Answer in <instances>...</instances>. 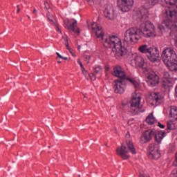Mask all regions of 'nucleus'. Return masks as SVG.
I'll return each mask as SVG.
<instances>
[{
    "label": "nucleus",
    "mask_w": 177,
    "mask_h": 177,
    "mask_svg": "<svg viewBox=\"0 0 177 177\" xmlns=\"http://www.w3.org/2000/svg\"><path fill=\"white\" fill-rule=\"evenodd\" d=\"M158 28L160 31L159 34L156 32V26L152 23H142L140 24V31L145 38H156V37H162V32H165L167 30L176 32L177 23H161L158 24Z\"/></svg>",
    "instance_id": "nucleus-1"
},
{
    "label": "nucleus",
    "mask_w": 177,
    "mask_h": 177,
    "mask_svg": "<svg viewBox=\"0 0 177 177\" xmlns=\"http://www.w3.org/2000/svg\"><path fill=\"white\" fill-rule=\"evenodd\" d=\"M104 46L105 48H113L112 51L115 57L121 59L128 53V50L125 47H122L121 39L116 36L109 37L104 41Z\"/></svg>",
    "instance_id": "nucleus-2"
},
{
    "label": "nucleus",
    "mask_w": 177,
    "mask_h": 177,
    "mask_svg": "<svg viewBox=\"0 0 177 177\" xmlns=\"http://www.w3.org/2000/svg\"><path fill=\"white\" fill-rule=\"evenodd\" d=\"M142 38V30L138 28H131L124 32V44L126 45L135 44V40Z\"/></svg>",
    "instance_id": "nucleus-3"
},
{
    "label": "nucleus",
    "mask_w": 177,
    "mask_h": 177,
    "mask_svg": "<svg viewBox=\"0 0 177 177\" xmlns=\"http://www.w3.org/2000/svg\"><path fill=\"white\" fill-rule=\"evenodd\" d=\"M129 153L136 154V149L133 146L132 141L127 142V147L122 144L121 147H118L116 149V154L121 157L122 160H128L131 157Z\"/></svg>",
    "instance_id": "nucleus-4"
},
{
    "label": "nucleus",
    "mask_w": 177,
    "mask_h": 177,
    "mask_svg": "<svg viewBox=\"0 0 177 177\" xmlns=\"http://www.w3.org/2000/svg\"><path fill=\"white\" fill-rule=\"evenodd\" d=\"M141 100L140 94L135 93L133 95L130 108V112L133 115H136V114L143 112V111H140V109H142V106H140Z\"/></svg>",
    "instance_id": "nucleus-5"
},
{
    "label": "nucleus",
    "mask_w": 177,
    "mask_h": 177,
    "mask_svg": "<svg viewBox=\"0 0 177 177\" xmlns=\"http://www.w3.org/2000/svg\"><path fill=\"white\" fill-rule=\"evenodd\" d=\"M162 59L164 63L174 62L177 59L176 53L171 47H165L162 53Z\"/></svg>",
    "instance_id": "nucleus-6"
},
{
    "label": "nucleus",
    "mask_w": 177,
    "mask_h": 177,
    "mask_svg": "<svg viewBox=\"0 0 177 177\" xmlns=\"http://www.w3.org/2000/svg\"><path fill=\"white\" fill-rule=\"evenodd\" d=\"M132 64H135L136 67L142 68L144 73L146 71H150V68H147V64L145 62L143 57L138 55V54L133 55V59L131 60Z\"/></svg>",
    "instance_id": "nucleus-7"
},
{
    "label": "nucleus",
    "mask_w": 177,
    "mask_h": 177,
    "mask_svg": "<svg viewBox=\"0 0 177 177\" xmlns=\"http://www.w3.org/2000/svg\"><path fill=\"white\" fill-rule=\"evenodd\" d=\"M147 74V83L149 86H157L160 84V77L149 68V71L144 72Z\"/></svg>",
    "instance_id": "nucleus-8"
},
{
    "label": "nucleus",
    "mask_w": 177,
    "mask_h": 177,
    "mask_svg": "<svg viewBox=\"0 0 177 177\" xmlns=\"http://www.w3.org/2000/svg\"><path fill=\"white\" fill-rule=\"evenodd\" d=\"M133 0H118V6L122 12H129L133 6Z\"/></svg>",
    "instance_id": "nucleus-9"
},
{
    "label": "nucleus",
    "mask_w": 177,
    "mask_h": 177,
    "mask_svg": "<svg viewBox=\"0 0 177 177\" xmlns=\"http://www.w3.org/2000/svg\"><path fill=\"white\" fill-rule=\"evenodd\" d=\"M113 89L115 93L122 95L125 92V86L127 82L124 80H116L114 81Z\"/></svg>",
    "instance_id": "nucleus-10"
},
{
    "label": "nucleus",
    "mask_w": 177,
    "mask_h": 177,
    "mask_svg": "<svg viewBox=\"0 0 177 177\" xmlns=\"http://www.w3.org/2000/svg\"><path fill=\"white\" fill-rule=\"evenodd\" d=\"M165 15L169 23H172V20H176V23H177V6H174L166 10Z\"/></svg>",
    "instance_id": "nucleus-11"
},
{
    "label": "nucleus",
    "mask_w": 177,
    "mask_h": 177,
    "mask_svg": "<svg viewBox=\"0 0 177 177\" xmlns=\"http://www.w3.org/2000/svg\"><path fill=\"white\" fill-rule=\"evenodd\" d=\"M112 75H114V77L120 78L119 80H125L127 78V73L121 66H115L112 71Z\"/></svg>",
    "instance_id": "nucleus-12"
},
{
    "label": "nucleus",
    "mask_w": 177,
    "mask_h": 177,
    "mask_svg": "<svg viewBox=\"0 0 177 177\" xmlns=\"http://www.w3.org/2000/svg\"><path fill=\"white\" fill-rule=\"evenodd\" d=\"M155 132L153 130H147L144 133H142L140 142V143L145 144L150 142L151 139L153 138V136H154Z\"/></svg>",
    "instance_id": "nucleus-13"
},
{
    "label": "nucleus",
    "mask_w": 177,
    "mask_h": 177,
    "mask_svg": "<svg viewBox=\"0 0 177 177\" xmlns=\"http://www.w3.org/2000/svg\"><path fill=\"white\" fill-rule=\"evenodd\" d=\"M147 56L151 62H157V60H158V57H160V53L158 51V48L150 47L149 51Z\"/></svg>",
    "instance_id": "nucleus-14"
},
{
    "label": "nucleus",
    "mask_w": 177,
    "mask_h": 177,
    "mask_svg": "<svg viewBox=\"0 0 177 177\" xmlns=\"http://www.w3.org/2000/svg\"><path fill=\"white\" fill-rule=\"evenodd\" d=\"M149 153L148 154V157L150 160H158V158L161 157V153L158 149H154V145H149Z\"/></svg>",
    "instance_id": "nucleus-15"
},
{
    "label": "nucleus",
    "mask_w": 177,
    "mask_h": 177,
    "mask_svg": "<svg viewBox=\"0 0 177 177\" xmlns=\"http://www.w3.org/2000/svg\"><path fill=\"white\" fill-rule=\"evenodd\" d=\"M91 28L93 31L95 32V35L97 38H101V39L103 41L104 33L103 32V28H102L100 24L93 23L91 24Z\"/></svg>",
    "instance_id": "nucleus-16"
},
{
    "label": "nucleus",
    "mask_w": 177,
    "mask_h": 177,
    "mask_svg": "<svg viewBox=\"0 0 177 177\" xmlns=\"http://www.w3.org/2000/svg\"><path fill=\"white\" fill-rule=\"evenodd\" d=\"M138 21L141 23H149V10L147 9L141 10L137 15Z\"/></svg>",
    "instance_id": "nucleus-17"
},
{
    "label": "nucleus",
    "mask_w": 177,
    "mask_h": 177,
    "mask_svg": "<svg viewBox=\"0 0 177 177\" xmlns=\"http://www.w3.org/2000/svg\"><path fill=\"white\" fill-rule=\"evenodd\" d=\"M104 16L109 20H114L117 18V14L114 11V8L111 6H108L104 10Z\"/></svg>",
    "instance_id": "nucleus-18"
},
{
    "label": "nucleus",
    "mask_w": 177,
    "mask_h": 177,
    "mask_svg": "<svg viewBox=\"0 0 177 177\" xmlns=\"http://www.w3.org/2000/svg\"><path fill=\"white\" fill-rule=\"evenodd\" d=\"M149 99L151 102V104L154 106L155 104L156 106H158L160 104V101L161 100V98L158 97V93H152L149 95Z\"/></svg>",
    "instance_id": "nucleus-19"
},
{
    "label": "nucleus",
    "mask_w": 177,
    "mask_h": 177,
    "mask_svg": "<svg viewBox=\"0 0 177 177\" xmlns=\"http://www.w3.org/2000/svg\"><path fill=\"white\" fill-rule=\"evenodd\" d=\"M65 27L67 28V30H68V31H72L73 32H75V34H80V28H78L74 23H66L65 24Z\"/></svg>",
    "instance_id": "nucleus-20"
},
{
    "label": "nucleus",
    "mask_w": 177,
    "mask_h": 177,
    "mask_svg": "<svg viewBox=\"0 0 177 177\" xmlns=\"http://www.w3.org/2000/svg\"><path fill=\"white\" fill-rule=\"evenodd\" d=\"M155 140L157 143H161V140L165 138L167 132L159 131L156 133H155Z\"/></svg>",
    "instance_id": "nucleus-21"
},
{
    "label": "nucleus",
    "mask_w": 177,
    "mask_h": 177,
    "mask_svg": "<svg viewBox=\"0 0 177 177\" xmlns=\"http://www.w3.org/2000/svg\"><path fill=\"white\" fill-rule=\"evenodd\" d=\"M138 50L139 52H140V53H145L147 55L148 53L150 51V47H149V46H147V44H144L138 48Z\"/></svg>",
    "instance_id": "nucleus-22"
},
{
    "label": "nucleus",
    "mask_w": 177,
    "mask_h": 177,
    "mask_svg": "<svg viewBox=\"0 0 177 177\" xmlns=\"http://www.w3.org/2000/svg\"><path fill=\"white\" fill-rule=\"evenodd\" d=\"M170 117L173 118L174 120H177V107L171 106L170 110Z\"/></svg>",
    "instance_id": "nucleus-23"
},
{
    "label": "nucleus",
    "mask_w": 177,
    "mask_h": 177,
    "mask_svg": "<svg viewBox=\"0 0 177 177\" xmlns=\"http://www.w3.org/2000/svg\"><path fill=\"white\" fill-rule=\"evenodd\" d=\"M146 121L149 125H153L156 122V118L151 113L147 118Z\"/></svg>",
    "instance_id": "nucleus-24"
},
{
    "label": "nucleus",
    "mask_w": 177,
    "mask_h": 177,
    "mask_svg": "<svg viewBox=\"0 0 177 177\" xmlns=\"http://www.w3.org/2000/svg\"><path fill=\"white\" fill-rule=\"evenodd\" d=\"M126 80H127V81H129V82H131V84H132V85L134 86V88L139 87V83L136 80H135V79L131 78V77H127Z\"/></svg>",
    "instance_id": "nucleus-25"
},
{
    "label": "nucleus",
    "mask_w": 177,
    "mask_h": 177,
    "mask_svg": "<svg viewBox=\"0 0 177 177\" xmlns=\"http://www.w3.org/2000/svg\"><path fill=\"white\" fill-rule=\"evenodd\" d=\"M103 71V68L101 66H98L94 68V73L95 75H101Z\"/></svg>",
    "instance_id": "nucleus-26"
},
{
    "label": "nucleus",
    "mask_w": 177,
    "mask_h": 177,
    "mask_svg": "<svg viewBox=\"0 0 177 177\" xmlns=\"http://www.w3.org/2000/svg\"><path fill=\"white\" fill-rule=\"evenodd\" d=\"M47 18L48 21H50L51 23H55V17L50 14V12L47 13Z\"/></svg>",
    "instance_id": "nucleus-27"
},
{
    "label": "nucleus",
    "mask_w": 177,
    "mask_h": 177,
    "mask_svg": "<svg viewBox=\"0 0 177 177\" xmlns=\"http://www.w3.org/2000/svg\"><path fill=\"white\" fill-rule=\"evenodd\" d=\"M167 5L174 6L177 3V0H165Z\"/></svg>",
    "instance_id": "nucleus-28"
},
{
    "label": "nucleus",
    "mask_w": 177,
    "mask_h": 177,
    "mask_svg": "<svg viewBox=\"0 0 177 177\" xmlns=\"http://www.w3.org/2000/svg\"><path fill=\"white\" fill-rule=\"evenodd\" d=\"M163 78L165 80H167V81H169V80L171 79V75L168 72H165L163 73Z\"/></svg>",
    "instance_id": "nucleus-29"
},
{
    "label": "nucleus",
    "mask_w": 177,
    "mask_h": 177,
    "mask_svg": "<svg viewBox=\"0 0 177 177\" xmlns=\"http://www.w3.org/2000/svg\"><path fill=\"white\" fill-rule=\"evenodd\" d=\"M167 129L172 130L175 129V124L172 123V122H169L167 123Z\"/></svg>",
    "instance_id": "nucleus-30"
},
{
    "label": "nucleus",
    "mask_w": 177,
    "mask_h": 177,
    "mask_svg": "<svg viewBox=\"0 0 177 177\" xmlns=\"http://www.w3.org/2000/svg\"><path fill=\"white\" fill-rule=\"evenodd\" d=\"M89 78L91 80V81H95L96 80V75L93 73L88 74Z\"/></svg>",
    "instance_id": "nucleus-31"
},
{
    "label": "nucleus",
    "mask_w": 177,
    "mask_h": 177,
    "mask_svg": "<svg viewBox=\"0 0 177 177\" xmlns=\"http://www.w3.org/2000/svg\"><path fill=\"white\" fill-rule=\"evenodd\" d=\"M171 177H177V170H174L170 174Z\"/></svg>",
    "instance_id": "nucleus-32"
},
{
    "label": "nucleus",
    "mask_w": 177,
    "mask_h": 177,
    "mask_svg": "<svg viewBox=\"0 0 177 177\" xmlns=\"http://www.w3.org/2000/svg\"><path fill=\"white\" fill-rule=\"evenodd\" d=\"M84 59L86 63H89V59H91L90 55H84Z\"/></svg>",
    "instance_id": "nucleus-33"
},
{
    "label": "nucleus",
    "mask_w": 177,
    "mask_h": 177,
    "mask_svg": "<svg viewBox=\"0 0 177 177\" xmlns=\"http://www.w3.org/2000/svg\"><path fill=\"white\" fill-rule=\"evenodd\" d=\"M173 165H174V167H177V152L176 153V159L173 162Z\"/></svg>",
    "instance_id": "nucleus-34"
},
{
    "label": "nucleus",
    "mask_w": 177,
    "mask_h": 177,
    "mask_svg": "<svg viewBox=\"0 0 177 177\" xmlns=\"http://www.w3.org/2000/svg\"><path fill=\"white\" fill-rule=\"evenodd\" d=\"M55 27H56L57 31L58 32H60V34H62V30H60V28H59V24H56Z\"/></svg>",
    "instance_id": "nucleus-35"
},
{
    "label": "nucleus",
    "mask_w": 177,
    "mask_h": 177,
    "mask_svg": "<svg viewBox=\"0 0 177 177\" xmlns=\"http://www.w3.org/2000/svg\"><path fill=\"white\" fill-rule=\"evenodd\" d=\"M82 71L84 75H86V71L85 70V68L84 67V66H82Z\"/></svg>",
    "instance_id": "nucleus-36"
},
{
    "label": "nucleus",
    "mask_w": 177,
    "mask_h": 177,
    "mask_svg": "<svg viewBox=\"0 0 177 177\" xmlns=\"http://www.w3.org/2000/svg\"><path fill=\"white\" fill-rule=\"evenodd\" d=\"M158 126L160 127L161 128V129H164V128H165V125L161 124V122H158Z\"/></svg>",
    "instance_id": "nucleus-37"
},
{
    "label": "nucleus",
    "mask_w": 177,
    "mask_h": 177,
    "mask_svg": "<svg viewBox=\"0 0 177 177\" xmlns=\"http://www.w3.org/2000/svg\"><path fill=\"white\" fill-rule=\"evenodd\" d=\"M68 50H69L70 53H71L72 56H75L73 53V49L71 47H68Z\"/></svg>",
    "instance_id": "nucleus-38"
},
{
    "label": "nucleus",
    "mask_w": 177,
    "mask_h": 177,
    "mask_svg": "<svg viewBox=\"0 0 177 177\" xmlns=\"http://www.w3.org/2000/svg\"><path fill=\"white\" fill-rule=\"evenodd\" d=\"M56 55H57V57H56L57 60V59H59H59H62L63 58V56H62L60 55V53H56Z\"/></svg>",
    "instance_id": "nucleus-39"
},
{
    "label": "nucleus",
    "mask_w": 177,
    "mask_h": 177,
    "mask_svg": "<svg viewBox=\"0 0 177 177\" xmlns=\"http://www.w3.org/2000/svg\"><path fill=\"white\" fill-rule=\"evenodd\" d=\"M77 63H79V64L80 65V67L82 68V66H84V65H82V62H81V60L80 59H77Z\"/></svg>",
    "instance_id": "nucleus-40"
},
{
    "label": "nucleus",
    "mask_w": 177,
    "mask_h": 177,
    "mask_svg": "<svg viewBox=\"0 0 177 177\" xmlns=\"http://www.w3.org/2000/svg\"><path fill=\"white\" fill-rule=\"evenodd\" d=\"M140 177H150V176H149V175H147V174H140Z\"/></svg>",
    "instance_id": "nucleus-41"
},
{
    "label": "nucleus",
    "mask_w": 177,
    "mask_h": 177,
    "mask_svg": "<svg viewBox=\"0 0 177 177\" xmlns=\"http://www.w3.org/2000/svg\"><path fill=\"white\" fill-rule=\"evenodd\" d=\"M62 38H64L65 43L68 42V39L67 37H62Z\"/></svg>",
    "instance_id": "nucleus-42"
},
{
    "label": "nucleus",
    "mask_w": 177,
    "mask_h": 177,
    "mask_svg": "<svg viewBox=\"0 0 177 177\" xmlns=\"http://www.w3.org/2000/svg\"><path fill=\"white\" fill-rule=\"evenodd\" d=\"M65 46L67 47V49H68V48H70V46L68 45V41H66V42L65 43Z\"/></svg>",
    "instance_id": "nucleus-43"
},
{
    "label": "nucleus",
    "mask_w": 177,
    "mask_h": 177,
    "mask_svg": "<svg viewBox=\"0 0 177 177\" xmlns=\"http://www.w3.org/2000/svg\"><path fill=\"white\" fill-rule=\"evenodd\" d=\"M46 9H49V6H48V3H44Z\"/></svg>",
    "instance_id": "nucleus-44"
},
{
    "label": "nucleus",
    "mask_w": 177,
    "mask_h": 177,
    "mask_svg": "<svg viewBox=\"0 0 177 177\" xmlns=\"http://www.w3.org/2000/svg\"><path fill=\"white\" fill-rule=\"evenodd\" d=\"M17 13H19L20 12V8H19V6H17Z\"/></svg>",
    "instance_id": "nucleus-45"
},
{
    "label": "nucleus",
    "mask_w": 177,
    "mask_h": 177,
    "mask_svg": "<svg viewBox=\"0 0 177 177\" xmlns=\"http://www.w3.org/2000/svg\"><path fill=\"white\" fill-rule=\"evenodd\" d=\"M63 60H68V58L67 57H62Z\"/></svg>",
    "instance_id": "nucleus-46"
},
{
    "label": "nucleus",
    "mask_w": 177,
    "mask_h": 177,
    "mask_svg": "<svg viewBox=\"0 0 177 177\" xmlns=\"http://www.w3.org/2000/svg\"><path fill=\"white\" fill-rule=\"evenodd\" d=\"M37 12H38V11L36 9H34L33 13H37Z\"/></svg>",
    "instance_id": "nucleus-47"
},
{
    "label": "nucleus",
    "mask_w": 177,
    "mask_h": 177,
    "mask_svg": "<svg viewBox=\"0 0 177 177\" xmlns=\"http://www.w3.org/2000/svg\"><path fill=\"white\" fill-rule=\"evenodd\" d=\"M109 70V67L105 68V71H107Z\"/></svg>",
    "instance_id": "nucleus-48"
},
{
    "label": "nucleus",
    "mask_w": 177,
    "mask_h": 177,
    "mask_svg": "<svg viewBox=\"0 0 177 177\" xmlns=\"http://www.w3.org/2000/svg\"><path fill=\"white\" fill-rule=\"evenodd\" d=\"M57 63L60 64V63H62V61L58 60V61H57Z\"/></svg>",
    "instance_id": "nucleus-49"
},
{
    "label": "nucleus",
    "mask_w": 177,
    "mask_h": 177,
    "mask_svg": "<svg viewBox=\"0 0 177 177\" xmlns=\"http://www.w3.org/2000/svg\"><path fill=\"white\" fill-rule=\"evenodd\" d=\"M78 49H81V46H78Z\"/></svg>",
    "instance_id": "nucleus-50"
},
{
    "label": "nucleus",
    "mask_w": 177,
    "mask_h": 177,
    "mask_svg": "<svg viewBox=\"0 0 177 177\" xmlns=\"http://www.w3.org/2000/svg\"><path fill=\"white\" fill-rule=\"evenodd\" d=\"M74 23H77V21L75 20V21H74Z\"/></svg>",
    "instance_id": "nucleus-51"
},
{
    "label": "nucleus",
    "mask_w": 177,
    "mask_h": 177,
    "mask_svg": "<svg viewBox=\"0 0 177 177\" xmlns=\"http://www.w3.org/2000/svg\"><path fill=\"white\" fill-rule=\"evenodd\" d=\"M115 132L117 133V129H115Z\"/></svg>",
    "instance_id": "nucleus-52"
},
{
    "label": "nucleus",
    "mask_w": 177,
    "mask_h": 177,
    "mask_svg": "<svg viewBox=\"0 0 177 177\" xmlns=\"http://www.w3.org/2000/svg\"><path fill=\"white\" fill-rule=\"evenodd\" d=\"M48 148L50 149V146H48Z\"/></svg>",
    "instance_id": "nucleus-53"
},
{
    "label": "nucleus",
    "mask_w": 177,
    "mask_h": 177,
    "mask_svg": "<svg viewBox=\"0 0 177 177\" xmlns=\"http://www.w3.org/2000/svg\"><path fill=\"white\" fill-rule=\"evenodd\" d=\"M106 146H107V144H105Z\"/></svg>",
    "instance_id": "nucleus-54"
},
{
    "label": "nucleus",
    "mask_w": 177,
    "mask_h": 177,
    "mask_svg": "<svg viewBox=\"0 0 177 177\" xmlns=\"http://www.w3.org/2000/svg\"><path fill=\"white\" fill-rule=\"evenodd\" d=\"M81 176V175H79V177H80Z\"/></svg>",
    "instance_id": "nucleus-55"
}]
</instances>
